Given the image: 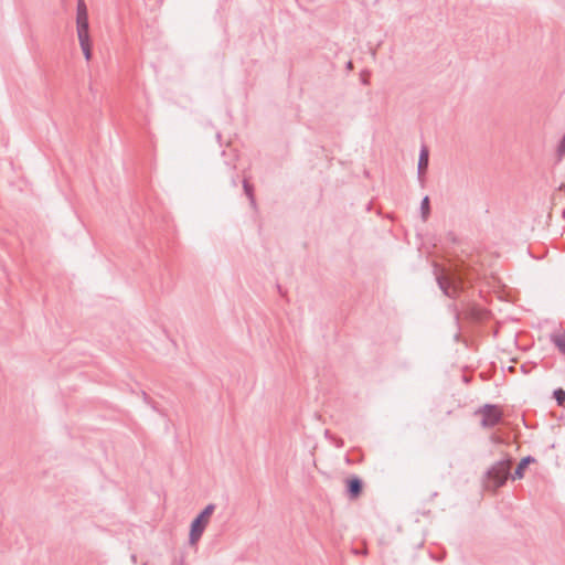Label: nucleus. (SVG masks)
Returning a JSON list of instances; mask_svg holds the SVG:
<instances>
[{"label":"nucleus","mask_w":565,"mask_h":565,"mask_svg":"<svg viewBox=\"0 0 565 565\" xmlns=\"http://www.w3.org/2000/svg\"><path fill=\"white\" fill-rule=\"evenodd\" d=\"M449 310L452 311L454 316H455V319L456 320H459V317H460V312L458 310V307L455 305V303H451L449 305Z\"/></svg>","instance_id":"15"},{"label":"nucleus","mask_w":565,"mask_h":565,"mask_svg":"<svg viewBox=\"0 0 565 565\" xmlns=\"http://www.w3.org/2000/svg\"><path fill=\"white\" fill-rule=\"evenodd\" d=\"M77 34L89 33L88 11L84 0H78L76 12Z\"/></svg>","instance_id":"5"},{"label":"nucleus","mask_w":565,"mask_h":565,"mask_svg":"<svg viewBox=\"0 0 565 565\" xmlns=\"http://www.w3.org/2000/svg\"><path fill=\"white\" fill-rule=\"evenodd\" d=\"M174 563H178V565H183L184 564V557L181 556L180 559H174Z\"/></svg>","instance_id":"17"},{"label":"nucleus","mask_w":565,"mask_h":565,"mask_svg":"<svg viewBox=\"0 0 565 565\" xmlns=\"http://www.w3.org/2000/svg\"><path fill=\"white\" fill-rule=\"evenodd\" d=\"M420 214H422V218L424 222L427 221V218L430 214V202H429V198L427 195L424 196L420 202Z\"/></svg>","instance_id":"12"},{"label":"nucleus","mask_w":565,"mask_h":565,"mask_svg":"<svg viewBox=\"0 0 565 565\" xmlns=\"http://www.w3.org/2000/svg\"><path fill=\"white\" fill-rule=\"evenodd\" d=\"M130 558L134 564H137V555L132 554Z\"/></svg>","instance_id":"18"},{"label":"nucleus","mask_w":565,"mask_h":565,"mask_svg":"<svg viewBox=\"0 0 565 565\" xmlns=\"http://www.w3.org/2000/svg\"><path fill=\"white\" fill-rule=\"evenodd\" d=\"M535 459L534 457L532 456H525L523 457L520 462L518 463L514 472L512 473L511 476V479L512 480H519V479H522L524 477V471L525 469L527 468V466L532 462H534Z\"/></svg>","instance_id":"8"},{"label":"nucleus","mask_w":565,"mask_h":565,"mask_svg":"<svg viewBox=\"0 0 565 565\" xmlns=\"http://www.w3.org/2000/svg\"><path fill=\"white\" fill-rule=\"evenodd\" d=\"M556 154H557L558 160H562L563 157L565 156V134L563 135V137L561 138V140L557 145Z\"/></svg>","instance_id":"14"},{"label":"nucleus","mask_w":565,"mask_h":565,"mask_svg":"<svg viewBox=\"0 0 565 565\" xmlns=\"http://www.w3.org/2000/svg\"><path fill=\"white\" fill-rule=\"evenodd\" d=\"M470 279L469 268L462 263L456 265L447 276H437V284L445 296L456 298Z\"/></svg>","instance_id":"1"},{"label":"nucleus","mask_w":565,"mask_h":565,"mask_svg":"<svg viewBox=\"0 0 565 565\" xmlns=\"http://www.w3.org/2000/svg\"><path fill=\"white\" fill-rule=\"evenodd\" d=\"M363 490V481L358 476H351L345 480V492L352 500L358 499Z\"/></svg>","instance_id":"6"},{"label":"nucleus","mask_w":565,"mask_h":565,"mask_svg":"<svg viewBox=\"0 0 565 565\" xmlns=\"http://www.w3.org/2000/svg\"><path fill=\"white\" fill-rule=\"evenodd\" d=\"M551 342L557 348V350L565 355V330L558 333L551 334Z\"/></svg>","instance_id":"10"},{"label":"nucleus","mask_w":565,"mask_h":565,"mask_svg":"<svg viewBox=\"0 0 565 565\" xmlns=\"http://www.w3.org/2000/svg\"><path fill=\"white\" fill-rule=\"evenodd\" d=\"M510 463V459H503L497 461L490 469H488L487 477L497 488L504 486L507 480L511 478Z\"/></svg>","instance_id":"3"},{"label":"nucleus","mask_w":565,"mask_h":565,"mask_svg":"<svg viewBox=\"0 0 565 565\" xmlns=\"http://www.w3.org/2000/svg\"><path fill=\"white\" fill-rule=\"evenodd\" d=\"M429 163V151L426 146H423L419 151L417 177L422 186H424L425 173L428 169Z\"/></svg>","instance_id":"7"},{"label":"nucleus","mask_w":565,"mask_h":565,"mask_svg":"<svg viewBox=\"0 0 565 565\" xmlns=\"http://www.w3.org/2000/svg\"><path fill=\"white\" fill-rule=\"evenodd\" d=\"M348 67L351 68L352 67V62H348Z\"/></svg>","instance_id":"21"},{"label":"nucleus","mask_w":565,"mask_h":565,"mask_svg":"<svg viewBox=\"0 0 565 565\" xmlns=\"http://www.w3.org/2000/svg\"><path fill=\"white\" fill-rule=\"evenodd\" d=\"M553 396L558 406H562L565 403V391L563 388H556L553 392Z\"/></svg>","instance_id":"13"},{"label":"nucleus","mask_w":565,"mask_h":565,"mask_svg":"<svg viewBox=\"0 0 565 565\" xmlns=\"http://www.w3.org/2000/svg\"><path fill=\"white\" fill-rule=\"evenodd\" d=\"M232 183H233L234 186H236V180L235 179L232 180Z\"/></svg>","instance_id":"22"},{"label":"nucleus","mask_w":565,"mask_h":565,"mask_svg":"<svg viewBox=\"0 0 565 565\" xmlns=\"http://www.w3.org/2000/svg\"><path fill=\"white\" fill-rule=\"evenodd\" d=\"M77 36H78L79 45H81V49L85 56V60L89 61L92 58V43H90L89 33L77 34Z\"/></svg>","instance_id":"9"},{"label":"nucleus","mask_w":565,"mask_h":565,"mask_svg":"<svg viewBox=\"0 0 565 565\" xmlns=\"http://www.w3.org/2000/svg\"><path fill=\"white\" fill-rule=\"evenodd\" d=\"M477 414H481V425L484 428H492L497 426L502 419V412L498 405L494 404H486L483 405Z\"/></svg>","instance_id":"4"},{"label":"nucleus","mask_w":565,"mask_h":565,"mask_svg":"<svg viewBox=\"0 0 565 565\" xmlns=\"http://www.w3.org/2000/svg\"><path fill=\"white\" fill-rule=\"evenodd\" d=\"M143 565H148L147 563H145Z\"/></svg>","instance_id":"23"},{"label":"nucleus","mask_w":565,"mask_h":565,"mask_svg":"<svg viewBox=\"0 0 565 565\" xmlns=\"http://www.w3.org/2000/svg\"><path fill=\"white\" fill-rule=\"evenodd\" d=\"M243 189H244L245 194L249 199L250 205L253 207H256V200H255V196H254V188H253V185L247 180H244L243 181Z\"/></svg>","instance_id":"11"},{"label":"nucleus","mask_w":565,"mask_h":565,"mask_svg":"<svg viewBox=\"0 0 565 565\" xmlns=\"http://www.w3.org/2000/svg\"><path fill=\"white\" fill-rule=\"evenodd\" d=\"M469 315H470L471 317H477V315H478V313H477V309H476V308H471V309H470Z\"/></svg>","instance_id":"16"},{"label":"nucleus","mask_w":565,"mask_h":565,"mask_svg":"<svg viewBox=\"0 0 565 565\" xmlns=\"http://www.w3.org/2000/svg\"><path fill=\"white\" fill-rule=\"evenodd\" d=\"M142 396H143V399L148 403V396H147L146 392H142Z\"/></svg>","instance_id":"19"},{"label":"nucleus","mask_w":565,"mask_h":565,"mask_svg":"<svg viewBox=\"0 0 565 565\" xmlns=\"http://www.w3.org/2000/svg\"><path fill=\"white\" fill-rule=\"evenodd\" d=\"M562 191H565V184H562L559 188Z\"/></svg>","instance_id":"20"},{"label":"nucleus","mask_w":565,"mask_h":565,"mask_svg":"<svg viewBox=\"0 0 565 565\" xmlns=\"http://www.w3.org/2000/svg\"><path fill=\"white\" fill-rule=\"evenodd\" d=\"M214 510L215 504L210 503L192 520L189 534L191 545H195L200 541Z\"/></svg>","instance_id":"2"}]
</instances>
